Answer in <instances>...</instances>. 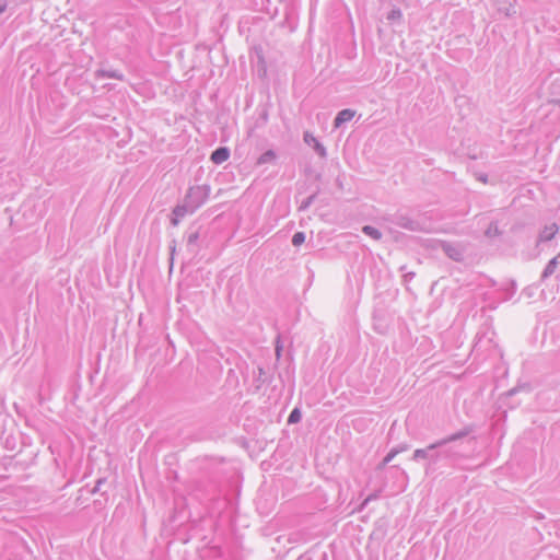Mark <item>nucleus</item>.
Returning <instances> with one entry per match:
<instances>
[{"mask_svg": "<svg viewBox=\"0 0 560 560\" xmlns=\"http://www.w3.org/2000/svg\"><path fill=\"white\" fill-rule=\"evenodd\" d=\"M7 7H8V1L7 0H0V14L5 11Z\"/></svg>", "mask_w": 560, "mask_h": 560, "instance_id": "393cba45", "label": "nucleus"}, {"mask_svg": "<svg viewBox=\"0 0 560 560\" xmlns=\"http://www.w3.org/2000/svg\"><path fill=\"white\" fill-rule=\"evenodd\" d=\"M179 219H180L179 217H175V215H174V218L172 219V224H173V225H177V224H178Z\"/></svg>", "mask_w": 560, "mask_h": 560, "instance_id": "bb28decb", "label": "nucleus"}, {"mask_svg": "<svg viewBox=\"0 0 560 560\" xmlns=\"http://www.w3.org/2000/svg\"><path fill=\"white\" fill-rule=\"evenodd\" d=\"M301 411L298 408H294L288 418V423H296L301 420Z\"/></svg>", "mask_w": 560, "mask_h": 560, "instance_id": "2eb2a0df", "label": "nucleus"}, {"mask_svg": "<svg viewBox=\"0 0 560 560\" xmlns=\"http://www.w3.org/2000/svg\"><path fill=\"white\" fill-rule=\"evenodd\" d=\"M95 77L97 79H101V78H112V79H116V80H119V81H124L125 80V75L120 71H117V70L98 69L95 72Z\"/></svg>", "mask_w": 560, "mask_h": 560, "instance_id": "9d476101", "label": "nucleus"}, {"mask_svg": "<svg viewBox=\"0 0 560 560\" xmlns=\"http://www.w3.org/2000/svg\"><path fill=\"white\" fill-rule=\"evenodd\" d=\"M413 276H415V273H413V272H410V273H407V275H406V277H410V278H411V277H413Z\"/></svg>", "mask_w": 560, "mask_h": 560, "instance_id": "c85d7f7f", "label": "nucleus"}, {"mask_svg": "<svg viewBox=\"0 0 560 560\" xmlns=\"http://www.w3.org/2000/svg\"><path fill=\"white\" fill-rule=\"evenodd\" d=\"M440 459H442V453L440 450H434L429 453V460L431 464H436Z\"/></svg>", "mask_w": 560, "mask_h": 560, "instance_id": "a211bd4d", "label": "nucleus"}, {"mask_svg": "<svg viewBox=\"0 0 560 560\" xmlns=\"http://www.w3.org/2000/svg\"><path fill=\"white\" fill-rule=\"evenodd\" d=\"M362 232L366 236H369V237H371V238H373L375 241H380L382 238V232L378 229H376V228H374L372 225H364L362 228Z\"/></svg>", "mask_w": 560, "mask_h": 560, "instance_id": "f8f14e48", "label": "nucleus"}, {"mask_svg": "<svg viewBox=\"0 0 560 560\" xmlns=\"http://www.w3.org/2000/svg\"><path fill=\"white\" fill-rule=\"evenodd\" d=\"M441 248L443 252L455 261H460L464 258V252L460 246L448 242H442Z\"/></svg>", "mask_w": 560, "mask_h": 560, "instance_id": "20e7f679", "label": "nucleus"}, {"mask_svg": "<svg viewBox=\"0 0 560 560\" xmlns=\"http://www.w3.org/2000/svg\"><path fill=\"white\" fill-rule=\"evenodd\" d=\"M393 450L398 451V454H399L401 452L409 450V445L407 443H404V444H400V445L394 447Z\"/></svg>", "mask_w": 560, "mask_h": 560, "instance_id": "b1692460", "label": "nucleus"}, {"mask_svg": "<svg viewBox=\"0 0 560 560\" xmlns=\"http://www.w3.org/2000/svg\"><path fill=\"white\" fill-rule=\"evenodd\" d=\"M470 432H471L470 429L465 428L456 433H453L446 438H443V439L428 445L425 448H417L412 454V459L413 460L429 459L430 452L441 448L445 445H448L452 442L458 441V440L467 436Z\"/></svg>", "mask_w": 560, "mask_h": 560, "instance_id": "f257e3e1", "label": "nucleus"}, {"mask_svg": "<svg viewBox=\"0 0 560 560\" xmlns=\"http://www.w3.org/2000/svg\"><path fill=\"white\" fill-rule=\"evenodd\" d=\"M305 241V234L303 232H296L292 237V244L294 246H300Z\"/></svg>", "mask_w": 560, "mask_h": 560, "instance_id": "f3484780", "label": "nucleus"}, {"mask_svg": "<svg viewBox=\"0 0 560 560\" xmlns=\"http://www.w3.org/2000/svg\"><path fill=\"white\" fill-rule=\"evenodd\" d=\"M277 160V154L273 150H267L257 160V165L271 164Z\"/></svg>", "mask_w": 560, "mask_h": 560, "instance_id": "9b49d317", "label": "nucleus"}, {"mask_svg": "<svg viewBox=\"0 0 560 560\" xmlns=\"http://www.w3.org/2000/svg\"><path fill=\"white\" fill-rule=\"evenodd\" d=\"M440 452L442 453V458H455L456 456H458V452L455 451L452 446L447 447V445L439 448Z\"/></svg>", "mask_w": 560, "mask_h": 560, "instance_id": "ddd939ff", "label": "nucleus"}, {"mask_svg": "<svg viewBox=\"0 0 560 560\" xmlns=\"http://www.w3.org/2000/svg\"><path fill=\"white\" fill-rule=\"evenodd\" d=\"M401 16H402V13H401L400 9H393L388 12L386 19L388 21H398L401 19Z\"/></svg>", "mask_w": 560, "mask_h": 560, "instance_id": "dca6fc26", "label": "nucleus"}, {"mask_svg": "<svg viewBox=\"0 0 560 560\" xmlns=\"http://www.w3.org/2000/svg\"><path fill=\"white\" fill-rule=\"evenodd\" d=\"M558 225L557 223H551V224H548L546 225L539 233L538 235V243H544V242H548V241H551L555 235L558 233Z\"/></svg>", "mask_w": 560, "mask_h": 560, "instance_id": "423d86ee", "label": "nucleus"}, {"mask_svg": "<svg viewBox=\"0 0 560 560\" xmlns=\"http://www.w3.org/2000/svg\"><path fill=\"white\" fill-rule=\"evenodd\" d=\"M354 115H355V110L350 109V108L340 110L334 120V127L335 128L341 127L345 122L350 121L354 117Z\"/></svg>", "mask_w": 560, "mask_h": 560, "instance_id": "0eeeda50", "label": "nucleus"}, {"mask_svg": "<svg viewBox=\"0 0 560 560\" xmlns=\"http://www.w3.org/2000/svg\"><path fill=\"white\" fill-rule=\"evenodd\" d=\"M397 454H398V451H394L392 448L390 452L384 457V459L381 464V467H384L385 465H387Z\"/></svg>", "mask_w": 560, "mask_h": 560, "instance_id": "aec40b11", "label": "nucleus"}, {"mask_svg": "<svg viewBox=\"0 0 560 560\" xmlns=\"http://www.w3.org/2000/svg\"><path fill=\"white\" fill-rule=\"evenodd\" d=\"M229 158L230 150L226 147H220L212 152L210 160L214 164H222L223 162L228 161Z\"/></svg>", "mask_w": 560, "mask_h": 560, "instance_id": "6e6552de", "label": "nucleus"}, {"mask_svg": "<svg viewBox=\"0 0 560 560\" xmlns=\"http://www.w3.org/2000/svg\"><path fill=\"white\" fill-rule=\"evenodd\" d=\"M559 265H560V253L548 261L547 266L545 267V269L541 273V279L545 280V279L549 278L550 276H552L556 271V268Z\"/></svg>", "mask_w": 560, "mask_h": 560, "instance_id": "1a4fd4ad", "label": "nucleus"}, {"mask_svg": "<svg viewBox=\"0 0 560 560\" xmlns=\"http://www.w3.org/2000/svg\"><path fill=\"white\" fill-rule=\"evenodd\" d=\"M315 197H316L315 195H311L304 201H302V203L300 206V210L307 209L313 203V201L315 200Z\"/></svg>", "mask_w": 560, "mask_h": 560, "instance_id": "412c9836", "label": "nucleus"}, {"mask_svg": "<svg viewBox=\"0 0 560 560\" xmlns=\"http://www.w3.org/2000/svg\"><path fill=\"white\" fill-rule=\"evenodd\" d=\"M281 350H282V347L279 345V340H277V345H276V354L277 357L279 358L280 354H281Z\"/></svg>", "mask_w": 560, "mask_h": 560, "instance_id": "a878e982", "label": "nucleus"}, {"mask_svg": "<svg viewBox=\"0 0 560 560\" xmlns=\"http://www.w3.org/2000/svg\"><path fill=\"white\" fill-rule=\"evenodd\" d=\"M559 105H560V100L558 101Z\"/></svg>", "mask_w": 560, "mask_h": 560, "instance_id": "c756f323", "label": "nucleus"}, {"mask_svg": "<svg viewBox=\"0 0 560 560\" xmlns=\"http://www.w3.org/2000/svg\"><path fill=\"white\" fill-rule=\"evenodd\" d=\"M498 233H499L498 225L494 223H491L486 232V234L488 236L497 235Z\"/></svg>", "mask_w": 560, "mask_h": 560, "instance_id": "4be33fe9", "label": "nucleus"}, {"mask_svg": "<svg viewBox=\"0 0 560 560\" xmlns=\"http://www.w3.org/2000/svg\"><path fill=\"white\" fill-rule=\"evenodd\" d=\"M208 198V189L206 186H196L189 188L185 202L189 206L190 212L198 209Z\"/></svg>", "mask_w": 560, "mask_h": 560, "instance_id": "f03ea898", "label": "nucleus"}, {"mask_svg": "<svg viewBox=\"0 0 560 560\" xmlns=\"http://www.w3.org/2000/svg\"><path fill=\"white\" fill-rule=\"evenodd\" d=\"M304 141L323 159L327 156L326 148L310 132L304 133Z\"/></svg>", "mask_w": 560, "mask_h": 560, "instance_id": "39448f33", "label": "nucleus"}, {"mask_svg": "<svg viewBox=\"0 0 560 560\" xmlns=\"http://www.w3.org/2000/svg\"><path fill=\"white\" fill-rule=\"evenodd\" d=\"M393 222L405 230L411 231V232H420L422 231L421 223L417 220H413L407 215L404 214H397L395 215Z\"/></svg>", "mask_w": 560, "mask_h": 560, "instance_id": "7ed1b4c3", "label": "nucleus"}, {"mask_svg": "<svg viewBox=\"0 0 560 560\" xmlns=\"http://www.w3.org/2000/svg\"><path fill=\"white\" fill-rule=\"evenodd\" d=\"M377 499V494H370L361 504V509H363L370 501Z\"/></svg>", "mask_w": 560, "mask_h": 560, "instance_id": "5701e85b", "label": "nucleus"}, {"mask_svg": "<svg viewBox=\"0 0 560 560\" xmlns=\"http://www.w3.org/2000/svg\"><path fill=\"white\" fill-rule=\"evenodd\" d=\"M188 212H190V209L186 202L182 206L175 207V209L173 210V214L179 218L185 217Z\"/></svg>", "mask_w": 560, "mask_h": 560, "instance_id": "4468645a", "label": "nucleus"}, {"mask_svg": "<svg viewBox=\"0 0 560 560\" xmlns=\"http://www.w3.org/2000/svg\"><path fill=\"white\" fill-rule=\"evenodd\" d=\"M478 178H479V180L487 183V175H481Z\"/></svg>", "mask_w": 560, "mask_h": 560, "instance_id": "cd10ccee", "label": "nucleus"}, {"mask_svg": "<svg viewBox=\"0 0 560 560\" xmlns=\"http://www.w3.org/2000/svg\"><path fill=\"white\" fill-rule=\"evenodd\" d=\"M198 238H199V232L198 231L189 232L188 235H187V245L188 246L195 245L196 242L198 241Z\"/></svg>", "mask_w": 560, "mask_h": 560, "instance_id": "6ab92c4d", "label": "nucleus"}]
</instances>
